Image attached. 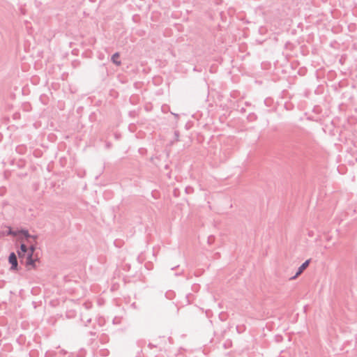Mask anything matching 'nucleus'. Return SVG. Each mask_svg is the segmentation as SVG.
<instances>
[{
    "label": "nucleus",
    "mask_w": 357,
    "mask_h": 357,
    "mask_svg": "<svg viewBox=\"0 0 357 357\" xmlns=\"http://www.w3.org/2000/svg\"><path fill=\"white\" fill-rule=\"evenodd\" d=\"M148 347H149V348L152 349V348H153V347H155L156 346H155V345H154V344H153L152 343H149V344H148Z\"/></svg>",
    "instance_id": "15"
},
{
    "label": "nucleus",
    "mask_w": 357,
    "mask_h": 357,
    "mask_svg": "<svg viewBox=\"0 0 357 357\" xmlns=\"http://www.w3.org/2000/svg\"><path fill=\"white\" fill-rule=\"evenodd\" d=\"M19 236L24 237L29 243H31L29 239L31 236H32V235L29 234V231L26 229H19Z\"/></svg>",
    "instance_id": "4"
},
{
    "label": "nucleus",
    "mask_w": 357,
    "mask_h": 357,
    "mask_svg": "<svg viewBox=\"0 0 357 357\" xmlns=\"http://www.w3.org/2000/svg\"><path fill=\"white\" fill-rule=\"evenodd\" d=\"M252 116H255V114H252V116H251V114H249L248 118H250V119H251V118H252Z\"/></svg>",
    "instance_id": "21"
},
{
    "label": "nucleus",
    "mask_w": 357,
    "mask_h": 357,
    "mask_svg": "<svg viewBox=\"0 0 357 357\" xmlns=\"http://www.w3.org/2000/svg\"><path fill=\"white\" fill-rule=\"evenodd\" d=\"M111 146H112L111 142H107L106 143V148L109 149V148L111 147Z\"/></svg>",
    "instance_id": "16"
},
{
    "label": "nucleus",
    "mask_w": 357,
    "mask_h": 357,
    "mask_svg": "<svg viewBox=\"0 0 357 357\" xmlns=\"http://www.w3.org/2000/svg\"><path fill=\"white\" fill-rule=\"evenodd\" d=\"M115 138L118 139L119 138V135L116 133L115 134Z\"/></svg>",
    "instance_id": "18"
},
{
    "label": "nucleus",
    "mask_w": 357,
    "mask_h": 357,
    "mask_svg": "<svg viewBox=\"0 0 357 357\" xmlns=\"http://www.w3.org/2000/svg\"><path fill=\"white\" fill-rule=\"evenodd\" d=\"M8 235H10L13 236H19V229L13 230L11 227L8 228L7 231Z\"/></svg>",
    "instance_id": "7"
},
{
    "label": "nucleus",
    "mask_w": 357,
    "mask_h": 357,
    "mask_svg": "<svg viewBox=\"0 0 357 357\" xmlns=\"http://www.w3.org/2000/svg\"><path fill=\"white\" fill-rule=\"evenodd\" d=\"M120 56V54L119 52H115L111 58L112 61L116 66H120L121 64V62L120 60H119V58Z\"/></svg>",
    "instance_id": "6"
},
{
    "label": "nucleus",
    "mask_w": 357,
    "mask_h": 357,
    "mask_svg": "<svg viewBox=\"0 0 357 357\" xmlns=\"http://www.w3.org/2000/svg\"><path fill=\"white\" fill-rule=\"evenodd\" d=\"M8 262L10 264V270L17 271L18 270L17 258L15 252H10L8 256Z\"/></svg>",
    "instance_id": "2"
},
{
    "label": "nucleus",
    "mask_w": 357,
    "mask_h": 357,
    "mask_svg": "<svg viewBox=\"0 0 357 357\" xmlns=\"http://www.w3.org/2000/svg\"><path fill=\"white\" fill-rule=\"evenodd\" d=\"M85 306L86 309H89L90 307V305L86 303H85Z\"/></svg>",
    "instance_id": "19"
},
{
    "label": "nucleus",
    "mask_w": 357,
    "mask_h": 357,
    "mask_svg": "<svg viewBox=\"0 0 357 357\" xmlns=\"http://www.w3.org/2000/svg\"><path fill=\"white\" fill-rule=\"evenodd\" d=\"M252 116H255V114H252V116H251V114H249L248 118H250V119H251V118H252Z\"/></svg>",
    "instance_id": "20"
},
{
    "label": "nucleus",
    "mask_w": 357,
    "mask_h": 357,
    "mask_svg": "<svg viewBox=\"0 0 357 357\" xmlns=\"http://www.w3.org/2000/svg\"><path fill=\"white\" fill-rule=\"evenodd\" d=\"M239 326H236V330L238 333H241V331H238Z\"/></svg>",
    "instance_id": "24"
},
{
    "label": "nucleus",
    "mask_w": 357,
    "mask_h": 357,
    "mask_svg": "<svg viewBox=\"0 0 357 357\" xmlns=\"http://www.w3.org/2000/svg\"><path fill=\"white\" fill-rule=\"evenodd\" d=\"M31 239H33L34 241H36V239L38 238V236L36 235H32V236H31Z\"/></svg>",
    "instance_id": "14"
},
{
    "label": "nucleus",
    "mask_w": 357,
    "mask_h": 357,
    "mask_svg": "<svg viewBox=\"0 0 357 357\" xmlns=\"http://www.w3.org/2000/svg\"><path fill=\"white\" fill-rule=\"evenodd\" d=\"M241 112H242V113L245 112V108H243V107H242V108L241 109Z\"/></svg>",
    "instance_id": "17"
},
{
    "label": "nucleus",
    "mask_w": 357,
    "mask_h": 357,
    "mask_svg": "<svg viewBox=\"0 0 357 357\" xmlns=\"http://www.w3.org/2000/svg\"><path fill=\"white\" fill-rule=\"evenodd\" d=\"M132 306L133 307L136 308L135 303H133L132 304Z\"/></svg>",
    "instance_id": "23"
},
{
    "label": "nucleus",
    "mask_w": 357,
    "mask_h": 357,
    "mask_svg": "<svg viewBox=\"0 0 357 357\" xmlns=\"http://www.w3.org/2000/svg\"><path fill=\"white\" fill-rule=\"evenodd\" d=\"M252 116H255V114H252V116H251V114H249L248 118H250V119H251V118H252Z\"/></svg>",
    "instance_id": "22"
},
{
    "label": "nucleus",
    "mask_w": 357,
    "mask_h": 357,
    "mask_svg": "<svg viewBox=\"0 0 357 357\" xmlns=\"http://www.w3.org/2000/svg\"><path fill=\"white\" fill-rule=\"evenodd\" d=\"M178 137H179V132L176 130L174 132V139L176 140H178Z\"/></svg>",
    "instance_id": "11"
},
{
    "label": "nucleus",
    "mask_w": 357,
    "mask_h": 357,
    "mask_svg": "<svg viewBox=\"0 0 357 357\" xmlns=\"http://www.w3.org/2000/svg\"><path fill=\"white\" fill-rule=\"evenodd\" d=\"M311 261V259H307L298 268L296 274L289 278L290 280L296 279L308 267Z\"/></svg>",
    "instance_id": "1"
},
{
    "label": "nucleus",
    "mask_w": 357,
    "mask_h": 357,
    "mask_svg": "<svg viewBox=\"0 0 357 357\" xmlns=\"http://www.w3.org/2000/svg\"><path fill=\"white\" fill-rule=\"evenodd\" d=\"M17 253L20 259L26 258L29 253L28 247L24 243H21Z\"/></svg>",
    "instance_id": "3"
},
{
    "label": "nucleus",
    "mask_w": 357,
    "mask_h": 357,
    "mask_svg": "<svg viewBox=\"0 0 357 357\" xmlns=\"http://www.w3.org/2000/svg\"><path fill=\"white\" fill-rule=\"evenodd\" d=\"M33 255H31V254L27 255L26 257V265L34 268L36 266V259H33Z\"/></svg>",
    "instance_id": "5"
},
{
    "label": "nucleus",
    "mask_w": 357,
    "mask_h": 357,
    "mask_svg": "<svg viewBox=\"0 0 357 357\" xmlns=\"http://www.w3.org/2000/svg\"><path fill=\"white\" fill-rule=\"evenodd\" d=\"M213 241H214V236H209L208 237V244H212Z\"/></svg>",
    "instance_id": "10"
},
{
    "label": "nucleus",
    "mask_w": 357,
    "mask_h": 357,
    "mask_svg": "<svg viewBox=\"0 0 357 357\" xmlns=\"http://www.w3.org/2000/svg\"><path fill=\"white\" fill-rule=\"evenodd\" d=\"M91 318L87 319H86V322L84 323V326H88V324H89V323H91Z\"/></svg>",
    "instance_id": "12"
},
{
    "label": "nucleus",
    "mask_w": 357,
    "mask_h": 357,
    "mask_svg": "<svg viewBox=\"0 0 357 357\" xmlns=\"http://www.w3.org/2000/svg\"><path fill=\"white\" fill-rule=\"evenodd\" d=\"M185 192L187 194H192L194 192V188L191 186H187L185 188Z\"/></svg>",
    "instance_id": "9"
},
{
    "label": "nucleus",
    "mask_w": 357,
    "mask_h": 357,
    "mask_svg": "<svg viewBox=\"0 0 357 357\" xmlns=\"http://www.w3.org/2000/svg\"><path fill=\"white\" fill-rule=\"evenodd\" d=\"M89 335H91V336H96V332H94V331H90V332L89 333Z\"/></svg>",
    "instance_id": "13"
},
{
    "label": "nucleus",
    "mask_w": 357,
    "mask_h": 357,
    "mask_svg": "<svg viewBox=\"0 0 357 357\" xmlns=\"http://www.w3.org/2000/svg\"><path fill=\"white\" fill-rule=\"evenodd\" d=\"M36 249V245L34 244H31L29 247H28L29 253L31 254V255H33V253Z\"/></svg>",
    "instance_id": "8"
}]
</instances>
